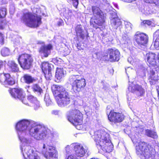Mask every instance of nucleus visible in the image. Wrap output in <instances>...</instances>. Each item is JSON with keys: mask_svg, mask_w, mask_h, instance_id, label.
I'll return each instance as SVG.
<instances>
[{"mask_svg": "<svg viewBox=\"0 0 159 159\" xmlns=\"http://www.w3.org/2000/svg\"><path fill=\"white\" fill-rule=\"evenodd\" d=\"M69 2H72L73 6L77 8L79 3V0H67Z\"/></svg>", "mask_w": 159, "mask_h": 159, "instance_id": "obj_40", "label": "nucleus"}, {"mask_svg": "<svg viewBox=\"0 0 159 159\" xmlns=\"http://www.w3.org/2000/svg\"><path fill=\"white\" fill-rule=\"evenodd\" d=\"M85 80L84 79L80 80L77 79L73 86V89L77 91H79L81 88L84 87L85 85Z\"/></svg>", "mask_w": 159, "mask_h": 159, "instance_id": "obj_21", "label": "nucleus"}, {"mask_svg": "<svg viewBox=\"0 0 159 159\" xmlns=\"http://www.w3.org/2000/svg\"><path fill=\"white\" fill-rule=\"evenodd\" d=\"M38 152L35 151L34 153L30 156L28 159H40L38 155Z\"/></svg>", "mask_w": 159, "mask_h": 159, "instance_id": "obj_39", "label": "nucleus"}, {"mask_svg": "<svg viewBox=\"0 0 159 159\" xmlns=\"http://www.w3.org/2000/svg\"><path fill=\"white\" fill-rule=\"evenodd\" d=\"M51 65L48 62H43L42 64V69L43 72L47 80H50L52 78L51 72Z\"/></svg>", "mask_w": 159, "mask_h": 159, "instance_id": "obj_15", "label": "nucleus"}, {"mask_svg": "<svg viewBox=\"0 0 159 159\" xmlns=\"http://www.w3.org/2000/svg\"><path fill=\"white\" fill-rule=\"evenodd\" d=\"M145 134L147 136L154 139H157L158 137L156 132L148 129L146 130Z\"/></svg>", "mask_w": 159, "mask_h": 159, "instance_id": "obj_32", "label": "nucleus"}, {"mask_svg": "<svg viewBox=\"0 0 159 159\" xmlns=\"http://www.w3.org/2000/svg\"><path fill=\"white\" fill-rule=\"evenodd\" d=\"M22 20L27 26L30 27H37L41 23V18L40 17L30 12L24 13Z\"/></svg>", "mask_w": 159, "mask_h": 159, "instance_id": "obj_5", "label": "nucleus"}, {"mask_svg": "<svg viewBox=\"0 0 159 159\" xmlns=\"http://www.w3.org/2000/svg\"><path fill=\"white\" fill-rule=\"evenodd\" d=\"M144 13L147 15H148L151 13V11L148 7H146L144 8Z\"/></svg>", "mask_w": 159, "mask_h": 159, "instance_id": "obj_44", "label": "nucleus"}, {"mask_svg": "<svg viewBox=\"0 0 159 159\" xmlns=\"http://www.w3.org/2000/svg\"><path fill=\"white\" fill-rule=\"evenodd\" d=\"M59 95V98L57 101L58 105L60 107H64L69 104L70 101V98L68 93L66 90Z\"/></svg>", "mask_w": 159, "mask_h": 159, "instance_id": "obj_9", "label": "nucleus"}, {"mask_svg": "<svg viewBox=\"0 0 159 159\" xmlns=\"http://www.w3.org/2000/svg\"><path fill=\"white\" fill-rule=\"evenodd\" d=\"M71 147H73L77 157H81L84 155L86 151L81 144L78 143H73L71 144Z\"/></svg>", "mask_w": 159, "mask_h": 159, "instance_id": "obj_17", "label": "nucleus"}, {"mask_svg": "<svg viewBox=\"0 0 159 159\" xmlns=\"http://www.w3.org/2000/svg\"><path fill=\"white\" fill-rule=\"evenodd\" d=\"M78 75H73L70 76L69 77V81L71 84H72V87L74 84V83L77 80L79 77Z\"/></svg>", "mask_w": 159, "mask_h": 159, "instance_id": "obj_34", "label": "nucleus"}, {"mask_svg": "<svg viewBox=\"0 0 159 159\" xmlns=\"http://www.w3.org/2000/svg\"><path fill=\"white\" fill-rule=\"evenodd\" d=\"M128 69H129V68H127V70H128Z\"/></svg>", "mask_w": 159, "mask_h": 159, "instance_id": "obj_63", "label": "nucleus"}, {"mask_svg": "<svg viewBox=\"0 0 159 159\" xmlns=\"http://www.w3.org/2000/svg\"><path fill=\"white\" fill-rule=\"evenodd\" d=\"M0 82L6 87L13 85L15 83L13 79L8 73L0 74Z\"/></svg>", "mask_w": 159, "mask_h": 159, "instance_id": "obj_11", "label": "nucleus"}, {"mask_svg": "<svg viewBox=\"0 0 159 159\" xmlns=\"http://www.w3.org/2000/svg\"><path fill=\"white\" fill-rule=\"evenodd\" d=\"M10 93L11 96L15 98L22 99L25 97V94L23 90L20 88H14L10 91Z\"/></svg>", "mask_w": 159, "mask_h": 159, "instance_id": "obj_18", "label": "nucleus"}, {"mask_svg": "<svg viewBox=\"0 0 159 159\" xmlns=\"http://www.w3.org/2000/svg\"><path fill=\"white\" fill-rule=\"evenodd\" d=\"M128 61L129 62L132 64H134V60H133V58L131 57H129L128 58Z\"/></svg>", "mask_w": 159, "mask_h": 159, "instance_id": "obj_47", "label": "nucleus"}, {"mask_svg": "<svg viewBox=\"0 0 159 159\" xmlns=\"http://www.w3.org/2000/svg\"><path fill=\"white\" fill-rule=\"evenodd\" d=\"M108 61H118L119 60L120 52L117 49H109L107 50Z\"/></svg>", "mask_w": 159, "mask_h": 159, "instance_id": "obj_13", "label": "nucleus"}, {"mask_svg": "<svg viewBox=\"0 0 159 159\" xmlns=\"http://www.w3.org/2000/svg\"><path fill=\"white\" fill-rule=\"evenodd\" d=\"M52 113L53 114L57 115L58 113V111L57 110H54L52 111Z\"/></svg>", "mask_w": 159, "mask_h": 159, "instance_id": "obj_49", "label": "nucleus"}, {"mask_svg": "<svg viewBox=\"0 0 159 159\" xmlns=\"http://www.w3.org/2000/svg\"><path fill=\"white\" fill-rule=\"evenodd\" d=\"M23 79L24 81L26 83L29 84L35 81V80L31 76L28 74L24 75Z\"/></svg>", "mask_w": 159, "mask_h": 159, "instance_id": "obj_30", "label": "nucleus"}, {"mask_svg": "<svg viewBox=\"0 0 159 159\" xmlns=\"http://www.w3.org/2000/svg\"><path fill=\"white\" fill-rule=\"evenodd\" d=\"M128 69H129V68H127V70H128Z\"/></svg>", "mask_w": 159, "mask_h": 159, "instance_id": "obj_64", "label": "nucleus"}, {"mask_svg": "<svg viewBox=\"0 0 159 159\" xmlns=\"http://www.w3.org/2000/svg\"><path fill=\"white\" fill-rule=\"evenodd\" d=\"M67 159H77L75 156L73 155H70L68 157Z\"/></svg>", "mask_w": 159, "mask_h": 159, "instance_id": "obj_50", "label": "nucleus"}, {"mask_svg": "<svg viewBox=\"0 0 159 159\" xmlns=\"http://www.w3.org/2000/svg\"><path fill=\"white\" fill-rule=\"evenodd\" d=\"M1 10H0V18L4 17L6 15V9L5 8H3L2 11V14L1 13Z\"/></svg>", "mask_w": 159, "mask_h": 159, "instance_id": "obj_41", "label": "nucleus"}, {"mask_svg": "<svg viewBox=\"0 0 159 159\" xmlns=\"http://www.w3.org/2000/svg\"><path fill=\"white\" fill-rule=\"evenodd\" d=\"M152 22L148 20H144L141 23V26L144 27H147L151 25L152 24Z\"/></svg>", "mask_w": 159, "mask_h": 159, "instance_id": "obj_37", "label": "nucleus"}, {"mask_svg": "<svg viewBox=\"0 0 159 159\" xmlns=\"http://www.w3.org/2000/svg\"><path fill=\"white\" fill-rule=\"evenodd\" d=\"M157 60H158V62H159V53L157 55Z\"/></svg>", "mask_w": 159, "mask_h": 159, "instance_id": "obj_54", "label": "nucleus"}, {"mask_svg": "<svg viewBox=\"0 0 159 159\" xmlns=\"http://www.w3.org/2000/svg\"><path fill=\"white\" fill-rule=\"evenodd\" d=\"M32 89L34 92H36L39 94H41L43 93V90L39 84H34L32 86Z\"/></svg>", "mask_w": 159, "mask_h": 159, "instance_id": "obj_31", "label": "nucleus"}, {"mask_svg": "<svg viewBox=\"0 0 159 159\" xmlns=\"http://www.w3.org/2000/svg\"><path fill=\"white\" fill-rule=\"evenodd\" d=\"M129 90L131 89L132 92H134L136 91L138 92V95L140 96H142L145 93L144 90L142 87L141 86L138 84L133 85L132 86H130L129 87Z\"/></svg>", "mask_w": 159, "mask_h": 159, "instance_id": "obj_22", "label": "nucleus"}, {"mask_svg": "<svg viewBox=\"0 0 159 159\" xmlns=\"http://www.w3.org/2000/svg\"><path fill=\"white\" fill-rule=\"evenodd\" d=\"M37 13V11H36L35 12V11H34V13Z\"/></svg>", "mask_w": 159, "mask_h": 159, "instance_id": "obj_59", "label": "nucleus"}, {"mask_svg": "<svg viewBox=\"0 0 159 159\" xmlns=\"http://www.w3.org/2000/svg\"><path fill=\"white\" fill-rule=\"evenodd\" d=\"M154 46L157 50L159 49V30L153 34Z\"/></svg>", "mask_w": 159, "mask_h": 159, "instance_id": "obj_28", "label": "nucleus"}, {"mask_svg": "<svg viewBox=\"0 0 159 159\" xmlns=\"http://www.w3.org/2000/svg\"><path fill=\"white\" fill-rule=\"evenodd\" d=\"M71 147V145H67L65 148V151L66 152L67 154H69V153H70L71 150L70 149V148H72Z\"/></svg>", "mask_w": 159, "mask_h": 159, "instance_id": "obj_43", "label": "nucleus"}, {"mask_svg": "<svg viewBox=\"0 0 159 159\" xmlns=\"http://www.w3.org/2000/svg\"><path fill=\"white\" fill-rule=\"evenodd\" d=\"M70 50L68 48H67V49L66 50V55H67L69 54L70 53Z\"/></svg>", "mask_w": 159, "mask_h": 159, "instance_id": "obj_52", "label": "nucleus"}, {"mask_svg": "<svg viewBox=\"0 0 159 159\" xmlns=\"http://www.w3.org/2000/svg\"><path fill=\"white\" fill-rule=\"evenodd\" d=\"M63 24V21L62 20L58 22V26H61Z\"/></svg>", "mask_w": 159, "mask_h": 159, "instance_id": "obj_51", "label": "nucleus"}, {"mask_svg": "<svg viewBox=\"0 0 159 159\" xmlns=\"http://www.w3.org/2000/svg\"><path fill=\"white\" fill-rule=\"evenodd\" d=\"M22 145H26L23 146V145L21 147L20 149L21 152L25 159H28L30 156L32 154H33L35 151L32 150L31 147L29 146L30 144H27L22 142ZM31 143H30L31 144Z\"/></svg>", "mask_w": 159, "mask_h": 159, "instance_id": "obj_14", "label": "nucleus"}, {"mask_svg": "<svg viewBox=\"0 0 159 159\" xmlns=\"http://www.w3.org/2000/svg\"><path fill=\"white\" fill-rule=\"evenodd\" d=\"M108 118L110 121L118 123L122 121L124 119V116L121 113L111 111L108 116Z\"/></svg>", "mask_w": 159, "mask_h": 159, "instance_id": "obj_12", "label": "nucleus"}, {"mask_svg": "<svg viewBox=\"0 0 159 159\" xmlns=\"http://www.w3.org/2000/svg\"><path fill=\"white\" fill-rule=\"evenodd\" d=\"M137 154L142 159H154L155 149L151 146L143 142H140L136 146Z\"/></svg>", "mask_w": 159, "mask_h": 159, "instance_id": "obj_3", "label": "nucleus"}, {"mask_svg": "<svg viewBox=\"0 0 159 159\" xmlns=\"http://www.w3.org/2000/svg\"><path fill=\"white\" fill-rule=\"evenodd\" d=\"M52 89L54 95L58 97L59 94L62 93V92L66 90L62 86L55 84L52 85Z\"/></svg>", "mask_w": 159, "mask_h": 159, "instance_id": "obj_23", "label": "nucleus"}, {"mask_svg": "<svg viewBox=\"0 0 159 159\" xmlns=\"http://www.w3.org/2000/svg\"><path fill=\"white\" fill-rule=\"evenodd\" d=\"M134 39L138 45L139 48L141 49L142 46H144L147 43L148 37L145 34L138 32L134 35Z\"/></svg>", "mask_w": 159, "mask_h": 159, "instance_id": "obj_10", "label": "nucleus"}, {"mask_svg": "<svg viewBox=\"0 0 159 159\" xmlns=\"http://www.w3.org/2000/svg\"><path fill=\"white\" fill-rule=\"evenodd\" d=\"M125 29L126 31L127 32L130 31L132 29V25L131 23L128 22H125Z\"/></svg>", "mask_w": 159, "mask_h": 159, "instance_id": "obj_38", "label": "nucleus"}, {"mask_svg": "<svg viewBox=\"0 0 159 159\" xmlns=\"http://www.w3.org/2000/svg\"><path fill=\"white\" fill-rule=\"evenodd\" d=\"M149 78L151 80H154L159 79V67L152 68L150 70Z\"/></svg>", "mask_w": 159, "mask_h": 159, "instance_id": "obj_24", "label": "nucleus"}, {"mask_svg": "<svg viewBox=\"0 0 159 159\" xmlns=\"http://www.w3.org/2000/svg\"><path fill=\"white\" fill-rule=\"evenodd\" d=\"M128 69H129V68H127V70H128Z\"/></svg>", "mask_w": 159, "mask_h": 159, "instance_id": "obj_62", "label": "nucleus"}, {"mask_svg": "<svg viewBox=\"0 0 159 159\" xmlns=\"http://www.w3.org/2000/svg\"><path fill=\"white\" fill-rule=\"evenodd\" d=\"M157 55L153 52L147 53L145 56V59L150 65L155 66L156 65Z\"/></svg>", "mask_w": 159, "mask_h": 159, "instance_id": "obj_20", "label": "nucleus"}, {"mask_svg": "<svg viewBox=\"0 0 159 159\" xmlns=\"http://www.w3.org/2000/svg\"><path fill=\"white\" fill-rule=\"evenodd\" d=\"M52 137V139L53 140H56L58 138L59 135L58 134L56 133H54L53 134H51Z\"/></svg>", "mask_w": 159, "mask_h": 159, "instance_id": "obj_42", "label": "nucleus"}, {"mask_svg": "<svg viewBox=\"0 0 159 159\" xmlns=\"http://www.w3.org/2000/svg\"><path fill=\"white\" fill-rule=\"evenodd\" d=\"M18 61L20 66L23 69H29L30 68L33 60L30 55L23 54L19 55Z\"/></svg>", "mask_w": 159, "mask_h": 159, "instance_id": "obj_7", "label": "nucleus"}, {"mask_svg": "<svg viewBox=\"0 0 159 159\" xmlns=\"http://www.w3.org/2000/svg\"><path fill=\"white\" fill-rule=\"evenodd\" d=\"M16 129L20 140L27 144L32 142L31 138L27 137L29 134L37 140H43L51 134L48 128L31 120L23 119L20 121L16 125Z\"/></svg>", "mask_w": 159, "mask_h": 159, "instance_id": "obj_1", "label": "nucleus"}, {"mask_svg": "<svg viewBox=\"0 0 159 159\" xmlns=\"http://www.w3.org/2000/svg\"><path fill=\"white\" fill-rule=\"evenodd\" d=\"M157 92H158V97L159 98V86L157 88Z\"/></svg>", "mask_w": 159, "mask_h": 159, "instance_id": "obj_53", "label": "nucleus"}, {"mask_svg": "<svg viewBox=\"0 0 159 159\" xmlns=\"http://www.w3.org/2000/svg\"><path fill=\"white\" fill-rule=\"evenodd\" d=\"M7 65L10 71L16 72L19 71V68L18 65L14 61H9L8 62Z\"/></svg>", "mask_w": 159, "mask_h": 159, "instance_id": "obj_27", "label": "nucleus"}, {"mask_svg": "<svg viewBox=\"0 0 159 159\" xmlns=\"http://www.w3.org/2000/svg\"><path fill=\"white\" fill-rule=\"evenodd\" d=\"M67 117L68 120L75 126L80 125L82 123L83 115L78 110L70 111L67 114Z\"/></svg>", "mask_w": 159, "mask_h": 159, "instance_id": "obj_6", "label": "nucleus"}, {"mask_svg": "<svg viewBox=\"0 0 159 159\" xmlns=\"http://www.w3.org/2000/svg\"><path fill=\"white\" fill-rule=\"evenodd\" d=\"M3 9V8H2V9H0V10H1V14H2V9Z\"/></svg>", "mask_w": 159, "mask_h": 159, "instance_id": "obj_56", "label": "nucleus"}, {"mask_svg": "<svg viewBox=\"0 0 159 159\" xmlns=\"http://www.w3.org/2000/svg\"><path fill=\"white\" fill-rule=\"evenodd\" d=\"M92 10L95 19H91L90 25L97 29L98 26L102 25L104 22V15L100 8L97 6H92Z\"/></svg>", "mask_w": 159, "mask_h": 159, "instance_id": "obj_4", "label": "nucleus"}, {"mask_svg": "<svg viewBox=\"0 0 159 159\" xmlns=\"http://www.w3.org/2000/svg\"><path fill=\"white\" fill-rule=\"evenodd\" d=\"M66 71H64L62 68H57L56 72V77L58 80H60L64 76Z\"/></svg>", "mask_w": 159, "mask_h": 159, "instance_id": "obj_29", "label": "nucleus"}, {"mask_svg": "<svg viewBox=\"0 0 159 159\" xmlns=\"http://www.w3.org/2000/svg\"><path fill=\"white\" fill-rule=\"evenodd\" d=\"M44 100L47 106H49L52 104V101L50 100L49 96L48 95H45Z\"/></svg>", "mask_w": 159, "mask_h": 159, "instance_id": "obj_36", "label": "nucleus"}, {"mask_svg": "<svg viewBox=\"0 0 159 159\" xmlns=\"http://www.w3.org/2000/svg\"><path fill=\"white\" fill-rule=\"evenodd\" d=\"M125 70H126V73L127 74V70L126 69H125Z\"/></svg>", "mask_w": 159, "mask_h": 159, "instance_id": "obj_58", "label": "nucleus"}, {"mask_svg": "<svg viewBox=\"0 0 159 159\" xmlns=\"http://www.w3.org/2000/svg\"><path fill=\"white\" fill-rule=\"evenodd\" d=\"M69 11L70 12V13H72V11L70 10H69Z\"/></svg>", "mask_w": 159, "mask_h": 159, "instance_id": "obj_57", "label": "nucleus"}, {"mask_svg": "<svg viewBox=\"0 0 159 159\" xmlns=\"http://www.w3.org/2000/svg\"><path fill=\"white\" fill-rule=\"evenodd\" d=\"M93 136L98 148H101L104 152L109 153L112 151L113 145L108 133L103 130H98L94 133Z\"/></svg>", "mask_w": 159, "mask_h": 159, "instance_id": "obj_2", "label": "nucleus"}, {"mask_svg": "<svg viewBox=\"0 0 159 159\" xmlns=\"http://www.w3.org/2000/svg\"><path fill=\"white\" fill-rule=\"evenodd\" d=\"M75 30L77 36L84 39L86 35V32L83 30L82 27L81 25H77L75 28Z\"/></svg>", "mask_w": 159, "mask_h": 159, "instance_id": "obj_26", "label": "nucleus"}, {"mask_svg": "<svg viewBox=\"0 0 159 159\" xmlns=\"http://www.w3.org/2000/svg\"><path fill=\"white\" fill-rule=\"evenodd\" d=\"M0 28L1 29H3V26H2V25L1 26H0Z\"/></svg>", "mask_w": 159, "mask_h": 159, "instance_id": "obj_55", "label": "nucleus"}, {"mask_svg": "<svg viewBox=\"0 0 159 159\" xmlns=\"http://www.w3.org/2000/svg\"><path fill=\"white\" fill-rule=\"evenodd\" d=\"M36 1H38L39 0H35Z\"/></svg>", "mask_w": 159, "mask_h": 159, "instance_id": "obj_61", "label": "nucleus"}, {"mask_svg": "<svg viewBox=\"0 0 159 159\" xmlns=\"http://www.w3.org/2000/svg\"><path fill=\"white\" fill-rule=\"evenodd\" d=\"M110 23L112 26L116 29L119 27L120 28L121 25V22L117 17L116 13L114 11H112L110 13Z\"/></svg>", "mask_w": 159, "mask_h": 159, "instance_id": "obj_16", "label": "nucleus"}, {"mask_svg": "<svg viewBox=\"0 0 159 159\" xmlns=\"http://www.w3.org/2000/svg\"><path fill=\"white\" fill-rule=\"evenodd\" d=\"M27 100L31 103L30 104V106L33 107L35 110L38 109L39 107V102L36 98H34L33 96H29L27 98Z\"/></svg>", "mask_w": 159, "mask_h": 159, "instance_id": "obj_25", "label": "nucleus"}, {"mask_svg": "<svg viewBox=\"0 0 159 159\" xmlns=\"http://www.w3.org/2000/svg\"><path fill=\"white\" fill-rule=\"evenodd\" d=\"M38 43L42 45L39 50V52L43 53L45 57H48L50 53V50L52 48V45L50 44L45 45L44 43L41 41H39Z\"/></svg>", "mask_w": 159, "mask_h": 159, "instance_id": "obj_19", "label": "nucleus"}, {"mask_svg": "<svg viewBox=\"0 0 159 159\" xmlns=\"http://www.w3.org/2000/svg\"><path fill=\"white\" fill-rule=\"evenodd\" d=\"M42 153L47 159H57L58 154L55 147L52 146L48 147V149L45 144H43Z\"/></svg>", "mask_w": 159, "mask_h": 159, "instance_id": "obj_8", "label": "nucleus"}, {"mask_svg": "<svg viewBox=\"0 0 159 159\" xmlns=\"http://www.w3.org/2000/svg\"><path fill=\"white\" fill-rule=\"evenodd\" d=\"M144 1L146 3L152 4L153 6L159 7V0H144Z\"/></svg>", "mask_w": 159, "mask_h": 159, "instance_id": "obj_35", "label": "nucleus"}, {"mask_svg": "<svg viewBox=\"0 0 159 159\" xmlns=\"http://www.w3.org/2000/svg\"><path fill=\"white\" fill-rule=\"evenodd\" d=\"M4 37L3 34L0 33V46L4 44Z\"/></svg>", "mask_w": 159, "mask_h": 159, "instance_id": "obj_45", "label": "nucleus"}, {"mask_svg": "<svg viewBox=\"0 0 159 159\" xmlns=\"http://www.w3.org/2000/svg\"><path fill=\"white\" fill-rule=\"evenodd\" d=\"M158 17H159V13L158 14Z\"/></svg>", "mask_w": 159, "mask_h": 159, "instance_id": "obj_60", "label": "nucleus"}, {"mask_svg": "<svg viewBox=\"0 0 159 159\" xmlns=\"http://www.w3.org/2000/svg\"><path fill=\"white\" fill-rule=\"evenodd\" d=\"M20 100H21L22 102L24 104L26 105H28V106H30V104H29V103L27 102V100L25 98V97H24V98H22V99Z\"/></svg>", "mask_w": 159, "mask_h": 159, "instance_id": "obj_46", "label": "nucleus"}, {"mask_svg": "<svg viewBox=\"0 0 159 159\" xmlns=\"http://www.w3.org/2000/svg\"><path fill=\"white\" fill-rule=\"evenodd\" d=\"M1 53L3 57H6L8 56L10 53V51L9 49L7 48H3L1 51Z\"/></svg>", "mask_w": 159, "mask_h": 159, "instance_id": "obj_33", "label": "nucleus"}, {"mask_svg": "<svg viewBox=\"0 0 159 159\" xmlns=\"http://www.w3.org/2000/svg\"><path fill=\"white\" fill-rule=\"evenodd\" d=\"M14 43L16 45L19 44L20 43V40H19V38H16L15 40L14 41Z\"/></svg>", "mask_w": 159, "mask_h": 159, "instance_id": "obj_48", "label": "nucleus"}]
</instances>
